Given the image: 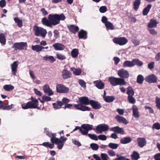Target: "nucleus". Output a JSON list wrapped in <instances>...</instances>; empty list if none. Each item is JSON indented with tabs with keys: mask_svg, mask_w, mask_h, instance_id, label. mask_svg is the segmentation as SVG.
Here are the masks:
<instances>
[{
	"mask_svg": "<svg viewBox=\"0 0 160 160\" xmlns=\"http://www.w3.org/2000/svg\"><path fill=\"white\" fill-rule=\"evenodd\" d=\"M79 54L78 50L76 48L73 49L71 51V55L73 58H77Z\"/></svg>",
	"mask_w": 160,
	"mask_h": 160,
	"instance_id": "30",
	"label": "nucleus"
},
{
	"mask_svg": "<svg viewBox=\"0 0 160 160\" xmlns=\"http://www.w3.org/2000/svg\"><path fill=\"white\" fill-rule=\"evenodd\" d=\"M78 102L80 104L74 105V107L76 109L82 111H89L90 108L88 107L83 105H88L90 103L91 100H89L88 98L86 97H80L79 98Z\"/></svg>",
	"mask_w": 160,
	"mask_h": 160,
	"instance_id": "1",
	"label": "nucleus"
},
{
	"mask_svg": "<svg viewBox=\"0 0 160 160\" xmlns=\"http://www.w3.org/2000/svg\"><path fill=\"white\" fill-rule=\"evenodd\" d=\"M42 22L43 25L50 27V14L48 15V19L46 17L43 18L42 19Z\"/></svg>",
	"mask_w": 160,
	"mask_h": 160,
	"instance_id": "23",
	"label": "nucleus"
},
{
	"mask_svg": "<svg viewBox=\"0 0 160 160\" xmlns=\"http://www.w3.org/2000/svg\"><path fill=\"white\" fill-rule=\"evenodd\" d=\"M67 138L64 136H61L59 138L53 137L51 139V141L57 145V148L59 150L62 149L64 143Z\"/></svg>",
	"mask_w": 160,
	"mask_h": 160,
	"instance_id": "3",
	"label": "nucleus"
},
{
	"mask_svg": "<svg viewBox=\"0 0 160 160\" xmlns=\"http://www.w3.org/2000/svg\"><path fill=\"white\" fill-rule=\"evenodd\" d=\"M93 126L88 124H83L82 125L80 129V132L84 135H88L89 131L92 129Z\"/></svg>",
	"mask_w": 160,
	"mask_h": 160,
	"instance_id": "8",
	"label": "nucleus"
},
{
	"mask_svg": "<svg viewBox=\"0 0 160 160\" xmlns=\"http://www.w3.org/2000/svg\"><path fill=\"white\" fill-rule=\"evenodd\" d=\"M108 81L113 86L118 85H125L126 84V82L124 79L113 77H110L108 78Z\"/></svg>",
	"mask_w": 160,
	"mask_h": 160,
	"instance_id": "5",
	"label": "nucleus"
},
{
	"mask_svg": "<svg viewBox=\"0 0 160 160\" xmlns=\"http://www.w3.org/2000/svg\"><path fill=\"white\" fill-rule=\"evenodd\" d=\"M13 47L15 50H26L28 47V45L26 42H16L13 44Z\"/></svg>",
	"mask_w": 160,
	"mask_h": 160,
	"instance_id": "7",
	"label": "nucleus"
},
{
	"mask_svg": "<svg viewBox=\"0 0 160 160\" xmlns=\"http://www.w3.org/2000/svg\"><path fill=\"white\" fill-rule=\"evenodd\" d=\"M72 142L75 145L78 147H80L81 146V144L80 142L79 141L76 140L72 139Z\"/></svg>",
	"mask_w": 160,
	"mask_h": 160,
	"instance_id": "59",
	"label": "nucleus"
},
{
	"mask_svg": "<svg viewBox=\"0 0 160 160\" xmlns=\"http://www.w3.org/2000/svg\"><path fill=\"white\" fill-rule=\"evenodd\" d=\"M131 141V139L130 137H126L121 139L120 142L122 144H126L130 142Z\"/></svg>",
	"mask_w": 160,
	"mask_h": 160,
	"instance_id": "32",
	"label": "nucleus"
},
{
	"mask_svg": "<svg viewBox=\"0 0 160 160\" xmlns=\"http://www.w3.org/2000/svg\"><path fill=\"white\" fill-rule=\"evenodd\" d=\"M132 114L135 118H138L139 117V112L138 107L135 105H133L132 107Z\"/></svg>",
	"mask_w": 160,
	"mask_h": 160,
	"instance_id": "22",
	"label": "nucleus"
},
{
	"mask_svg": "<svg viewBox=\"0 0 160 160\" xmlns=\"http://www.w3.org/2000/svg\"><path fill=\"white\" fill-rule=\"evenodd\" d=\"M107 11V8L105 6H102L99 9V12L101 13L105 12Z\"/></svg>",
	"mask_w": 160,
	"mask_h": 160,
	"instance_id": "50",
	"label": "nucleus"
},
{
	"mask_svg": "<svg viewBox=\"0 0 160 160\" xmlns=\"http://www.w3.org/2000/svg\"><path fill=\"white\" fill-rule=\"evenodd\" d=\"M102 141H105L107 139V137L106 135L101 134L98 136V139Z\"/></svg>",
	"mask_w": 160,
	"mask_h": 160,
	"instance_id": "57",
	"label": "nucleus"
},
{
	"mask_svg": "<svg viewBox=\"0 0 160 160\" xmlns=\"http://www.w3.org/2000/svg\"><path fill=\"white\" fill-rule=\"evenodd\" d=\"M34 93L37 96H41L42 95V92L39 91H38L36 88H34L33 89Z\"/></svg>",
	"mask_w": 160,
	"mask_h": 160,
	"instance_id": "62",
	"label": "nucleus"
},
{
	"mask_svg": "<svg viewBox=\"0 0 160 160\" xmlns=\"http://www.w3.org/2000/svg\"><path fill=\"white\" fill-rule=\"evenodd\" d=\"M43 90L45 94H48V95L50 96V88L48 85H45L44 86Z\"/></svg>",
	"mask_w": 160,
	"mask_h": 160,
	"instance_id": "38",
	"label": "nucleus"
},
{
	"mask_svg": "<svg viewBox=\"0 0 160 160\" xmlns=\"http://www.w3.org/2000/svg\"><path fill=\"white\" fill-rule=\"evenodd\" d=\"M113 160H130V159L126 158L123 156H120L118 158H115Z\"/></svg>",
	"mask_w": 160,
	"mask_h": 160,
	"instance_id": "60",
	"label": "nucleus"
},
{
	"mask_svg": "<svg viewBox=\"0 0 160 160\" xmlns=\"http://www.w3.org/2000/svg\"><path fill=\"white\" fill-rule=\"evenodd\" d=\"M118 74L119 76L122 78H128L129 76L128 72L123 69L119 70L118 72Z\"/></svg>",
	"mask_w": 160,
	"mask_h": 160,
	"instance_id": "13",
	"label": "nucleus"
},
{
	"mask_svg": "<svg viewBox=\"0 0 160 160\" xmlns=\"http://www.w3.org/2000/svg\"><path fill=\"white\" fill-rule=\"evenodd\" d=\"M19 64L18 61H14L13 63L11 64V68L12 70V73L13 75L14 76L17 75V69Z\"/></svg>",
	"mask_w": 160,
	"mask_h": 160,
	"instance_id": "12",
	"label": "nucleus"
},
{
	"mask_svg": "<svg viewBox=\"0 0 160 160\" xmlns=\"http://www.w3.org/2000/svg\"><path fill=\"white\" fill-rule=\"evenodd\" d=\"M88 137L96 141L98 140V137H97V136L95 134H88Z\"/></svg>",
	"mask_w": 160,
	"mask_h": 160,
	"instance_id": "53",
	"label": "nucleus"
},
{
	"mask_svg": "<svg viewBox=\"0 0 160 160\" xmlns=\"http://www.w3.org/2000/svg\"><path fill=\"white\" fill-rule=\"evenodd\" d=\"M62 76L64 79H66L70 78L71 76V74L70 71L64 69L62 71Z\"/></svg>",
	"mask_w": 160,
	"mask_h": 160,
	"instance_id": "17",
	"label": "nucleus"
},
{
	"mask_svg": "<svg viewBox=\"0 0 160 160\" xmlns=\"http://www.w3.org/2000/svg\"><path fill=\"white\" fill-rule=\"evenodd\" d=\"M108 146L112 149H116L118 148L119 144L116 143L111 142L108 144Z\"/></svg>",
	"mask_w": 160,
	"mask_h": 160,
	"instance_id": "43",
	"label": "nucleus"
},
{
	"mask_svg": "<svg viewBox=\"0 0 160 160\" xmlns=\"http://www.w3.org/2000/svg\"><path fill=\"white\" fill-rule=\"evenodd\" d=\"M144 80V78L141 75H139L137 78V82L139 84H142Z\"/></svg>",
	"mask_w": 160,
	"mask_h": 160,
	"instance_id": "45",
	"label": "nucleus"
},
{
	"mask_svg": "<svg viewBox=\"0 0 160 160\" xmlns=\"http://www.w3.org/2000/svg\"><path fill=\"white\" fill-rule=\"evenodd\" d=\"M33 31L35 36H40L42 38H44L47 33V32L45 29L41 27H38L36 25L34 26Z\"/></svg>",
	"mask_w": 160,
	"mask_h": 160,
	"instance_id": "6",
	"label": "nucleus"
},
{
	"mask_svg": "<svg viewBox=\"0 0 160 160\" xmlns=\"http://www.w3.org/2000/svg\"><path fill=\"white\" fill-rule=\"evenodd\" d=\"M66 17L63 14L59 15L55 14L54 15H51V27L52 25H56L58 24L60 20L63 21Z\"/></svg>",
	"mask_w": 160,
	"mask_h": 160,
	"instance_id": "4",
	"label": "nucleus"
},
{
	"mask_svg": "<svg viewBox=\"0 0 160 160\" xmlns=\"http://www.w3.org/2000/svg\"><path fill=\"white\" fill-rule=\"evenodd\" d=\"M54 49L56 51H62L64 50L65 47L62 43H56L52 45Z\"/></svg>",
	"mask_w": 160,
	"mask_h": 160,
	"instance_id": "15",
	"label": "nucleus"
},
{
	"mask_svg": "<svg viewBox=\"0 0 160 160\" xmlns=\"http://www.w3.org/2000/svg\"><path fill=\"white\" fill-rule=\"evenodd\" d=\"M3 88L7 91H10L13 90L14 87L11 84H6L3 86Z\"/></svg>",
	"mask_w": 160,
	"mask_h": 160,
	"instance_id": "35",
	"label": "nucleus"
},
{
	"mask_svg": "<svg viewBox=\"0 0 160 160\" xmlns=\"http://www.w3.org/2000/svg\"><path fill=\"white\" fill-rule=\"evenodd\" d=\"M110 130L117 133H119L121 134H124V131L123 128H120L118 126L112 128L110 129Z\"/></svg>",
	"mask_w": 160,
	"mask_h": 160,
	"instance_id": "16",
	"label": "nucleus"
},
{
	"mask_svg": "<svg viewBox=\"0 0 160 160\" xmlns=\"http://www.w3.org/2000/svg\"><path fill=\"white\" fill-rule=\"evenodd\" d=\"M13 106V105L12 104L11 105H5V106L3 105L2 109L3 110H9L12 108Z\"/></svg>",
	"mask_w": 160,
	"mask_h": 160,
	"instance_id": "54",
	"label": "nucleus"
},
{
	"mask_svg": "<svg viewBox=\"0 0 160 160\" xmlns=\"http://www.w3.org/2000/svg\"><path fill=\"white\" fill-rule=\"evenodd\" d=\"M141 3V0H135L133 3V8L137 11Z\"/></svg>",
	"mask_w": 160,
	"mask_h": 160,
	"instance_id": "26",
	"label": "nucleus"
},
{
	"mask_svg": "<svg viewBox=\"0 0 160 160\" xmlns=\"http://www.w3.org/2000/svg\"><path fill=\"white\" fill-rule=\"evenodd\" d=\"M70 100L66 98H63L61 101V102L62 103V106L63 104H67L68 102H70Z\"/></svg>",
	"mask_w": 160,
	"mask_h": 160,
	"instance_id": "52",
	"label": "nucleus"
},
{
	"mask_svg": "<svg viewBox=\"0 0 160 160\" xmlns=\"http://www.w3.org/2000/svg\"><path fill=\"white\" fill-rule=\"evenodd\" d=\"M68 28L69 31L72 33H75L78 30V27L73 25L68 26Z\"/></svg>",
	"mask_w": 160,
	"mask_h": 160,
	"instance_id": "25",
	"label": "nucleus"
},
{
	"mask_svg": "<svg viewBox=\"0 0 160 160\" xmlns=\"http://www.w3.org/2000/svg\"><path fill=\"white\" fill-rule=\"evenodd\" d=\"M137 140L138 145L141 148L143 147L146 144L147 141L145 138H138Z\"/></svg>",
	"mask_w": 160,
	"mask_h": 160,
	"instance_id": "20",
	"label": "nucleus"
},
{
	"mask_svg": "<svg viewBox=\"0 0 160 160\" xmlns=\"http://www.w3.org/2000/svg\"><path fill=\"white\" fill-rule=\"evenodd\" d=\"M104 100L106 102H113L115 99V98L113 96H107L104 97Z\"/></svg>",
	"mask_w": 160,
	"mask_h": 160,
	"instance_id": "39",
	"label": "nucleus"
},
{
	"mask_svg": "<svg viewBox=\"0 0 160 160\" xmlns=\"http://www.w3.org/2000/svg\"><path fill=\"white\" fill-rule=\"evenodd\" d=\"M152 7L151 4H148L147 5V7L145 8L142 12V14L143 15H146L149 12L150 9Z\"/></svg>",
	"mask_w": 160,
	"mask_h": 160,
	"instance_id": "33",
	"label": "nucleus"
},
{
	"mask_svg": "<svg viewBox=\"0 0 160 160\" xmlns=\"http://www.w3.org/2000/svg\"><path fill=\"white\" fill-rule=\"evenodd\" d=\"M78 37L80 38H87V33L83 30H81L78 32Z\"/></svg>",
	"mask_w": 160,
	"mask_h": 160,
	"instance_id": "31",
	"label": "nucleus"
},
{
	"mask_svg": "<svg viewBox=\"0 0 160 160\" xmlns=\"http://www.w3.org/2000/svg\"><path fill=\"white\" fill-rule=\"evenodd\" d=\"M134 66L137 65L138 66H142L143 64L142 62L138 59H134L133 60Z\"/></svg>",
	"mask_w": 160,
	"mask_h": 160,
	"instance_id": "46",
	"label": "nucleus"
},
{
	"mask_svg": "<svg viewBox=\"0 0 160 160\" xmlns=\"http://www.w3.org/2000/svg\"><path fill=\"white\" fill-rule=\"evenodd\" d=\"M108 153L109 155L111 157H114L116 156L115 152L111 149L108 150Z\"/></svg>",
	"mask_w": 160,
	"mask_h": 160,
	"instance_id": "56",
	"label": "nucleus"
},
{
	"mask_svg": "<svg viewBox=\"0 0 160 160\" xmlns=\"http://www.w3.org/2000/svg\"><path fill=\"white\" fill-rule=\"evenodd\" d=\"M6 5V2L5 0H1L0 1V7L2 8L4 7Z\"/></svg>",
	"mask_w": 160,
	"mask_h": 160,
	"instance_id": "63",
	"label": "nucleus"
},
{
	"mask_svg": "<svg viewBox=\"0 0 160 160\" xmlns=\"http://www.w3.org/2000/svg\"><path fill=\"white\" fill-rule=\"evenodd\" d=\"M95 86L98 89H103L104 87V83L101 80H97L93 82Z\"/></svg>",
	"mask_w": 160,
	"mask_h": 160,
	"instance_id": "19",
	"label": "nucleus"
},
{
	"mask_svg": "<svg viewBox=\"0 0 160 160\" xmlns=\"http://www.w3.org/2000/svg\"><path fill=\"white\" fill-rule=\"evenodd\" d=\"M149 33L152 35H156L158 34L157 32L152 28H148V29Z\"/></svg>",
	"mask_w": 160,
	"mask_h": 160,
	"instance_id": "49",
	"label": "nucleus"
},
{
	"mask_svg": "<svg viewBox=\"0 0 160 160\" xmlns=\"http://www.w3.org/2000/svg\"><path fill=\"white\" fill-rule=\"evenodd\" d=\"M115 118L119 122L122 123L125 125L127 124L128 123V122L122 116L117 115L116 116Z\"/></svg>",
	"mask_w": 160,
	"mask_h": 160,
	"instance_id": "18",
	"label": "nucleus"
},
{
	"mask_svg": "<svg viewBox=\"0 0 160 160\" xmlns=\"http://www.w3.org/2000/svg\"><path fill=\"white\" fill-rule=\"evenodd\" d=\"M30 101L28 102L27 103H22L21 105L22 108L24 109L29 108H37L38 107V99L33 97H31Z\"/></svg>",
	"mask_w": 160,
	"mask_h": 160,
	"instance_id": "2",
	"label": "nucleus"
},
{
	"mask_svg": "<svg viewBox=\"0 0 160 160\" xmlns=\"http://www.w3.org/2000/svg\"><path fill=\"white\" fill-rule=\"evenodd\" d=\"M152 128L156 129H160V124L158 123H155L153 124Z\"/></svg>",
	"mask_w": 160,
	"mask_h": 160,
	"instance_id": "58",
	"label": "nucleus"
},
{
	"mask_svg": "<svg viewBox=\"0 0 160 160\" xmlns=\"http://www.w3.org/2000/svg\"><path fill=\"white\" fill-rule=\"evenodd\" d=\"M132 43L136 46L138 45L140 43V41L138 39H133L132 40Z\"/></svg>",
	"mask_w": 160,
	"mask_h": 160,
	"instance_id": "61",
	"label": "nucleus"
},
{
	"mask_svg": "<svg viewBox=\"0 0 160 160\" xmlns=\"http://www.w3.org/2000/svg\"><path fill=\"white\" fill-rule=\"evenodd\" d=\"M90 147L92 148V149L95 151H97L98 150L99 147L98 144L94 143H92L90 145Z\"/></svg>",
	"mask_w": 160,
	"mask_h": 160,
	"instance_id": "48",
	"label": "nucleus"
},
{
	"mask_svg": "<svg viewBox=\"0 0 160 160\" xmlns=\"http://www.w3.org/2000/svg\"><path fill=\"white\" fill-rule=\"evenodd\" d=\"M32 50L37 52L41 51L43 49L44 47L39 46L38 45H32Z\"/></svg>",
	"mask_w": 160,
	"mask_h": 160,
	"instance_id": "28",
	"label": "nucleus"
},
{
	"mask_svg": "<svg viewBox=\"0 0 160 160\" xmlns=\"http://www.w3.org/2000/svg\"><path fill=\"white\" fill-rule=\"evenodd\" d=\"M112 41L115 44L120 46L124 45L128 42V40L124 37L114 38L112 39Z\"/></svg>",
	"mask_w": 160,
	"mask_h": 160,
	"instance_id": "9",
	"label": "nucleus"
},
{
	"mask_svg": "<svg viewBox=\"0 0 160 160\" xmlns=\"http://www.w3.org/2000/svg\"><path fill=\"white\" fill-rule=\"evenodd\" d=\"M128 100L129 102L132 104H134L136 102L135 99L133 97V96H128Z\"/></svg>",
	"mask_w": 160,
	"mask_h": 160,
	"instance_id": "51",
	"label": "nucleus"
},
{
	"mask_svg": "<svg viewBox=\"0 0 160 160\" xmlns=\"http://www.w3.org/2000/svg\"><path fill=\"white\" fill-rule=\"evenodd\" d=\"M156 103L157 107L160 110V98L158 97L156 98Z\"/></svg>",
	"mask_w": 160,
	"mask_h": 160,
	"instance_id": "55",
	"label": "nucleus"
},
{
	"mask_svg": "<svg viewBox=\"0 0 160 160\" xmlns=\"http://www.w3.org/2000/svg\"><path fill=\"white\" fill-rule=\"evenodd\" d=\"M6 39L4 34L0 33V42L2 44L5 45L6 43Z\"/></svg>",
	"mask_w": 160,
	"mask_h": 160,
	"instance_id": "40",
	"label": "nucleus"
},
{
	"mask_svg": "<svg viewBox=\"0 0 160 160\" xmlns=\"http://www.w3.org/2000/svg\"><path fill=\"white\" fill-rule=\"evenodd\" d=\"M92 108L94 109H97L100 108L101 106L99 103L94 100H91L90 104Z\"/></svg>",
	"mask_w": 160,
	"mask_h": 160,
	"instance_id": "24",
	"label": "nucleus"
},
{
	"mask_svg": "<svg viewBox=\"0 0 160 160\" xmlns=\"http://www.w3.org/2000/svg\"><path fill=\"white\" fill-rule=\"evenodd\" d=\"M158 23L157 21L154 19H151L148 24V28H156Z\"/></svg>",
	"mask_w": 160,
	"mask_h": 160,
	"instance_id": "21",
	"label": "nucleus"
},
{
	"mask_svg": "<svg viewBox=\"0 0 160 160\" xmlns=\"http://www.w3.org/2000/svg\"><path fill=\"white\" fill-rule=\"evenodd\" d=\"M157 78L154 74H152L146 77L145 80L149 83H154L156 82Z\"/></svg>",
	"mask_w": 160,
	"mask_h": 160,
	"instance_id": "14",
	"label": "nucleus"
},
{
	"mask_svg": "<svg viewBox=\"0 0 160 160\" xmlns=\"http://www.w3.org/2000/svg\"><path fill=\"white\" fill-rule=\"evenodd\" d=\"M127 94L128 96H133L134 94V92L131 87H128L127 88Z\"/></svg>",
	"mask_w": 160,
	"mask_h": 160,
	"instance_id": "42",
	"label": "nucleus"
},
{
	"mask_svg": "<svg viewBox=\"0 0 160 160\" xmlns=\"http://www.w3.org/2000/svg\"><path fill=\"white\" fill-rule=\"evenodd\" d=\"M131 157L132 160H138L140 158V156L137 152L134 151L131 155Z\"/></svg>",
	"mask_w": 160,
	"mask_h": 160,
	"instance_id": "34",
	"label": "nucleus"
},
{
	"mask_svg": "<svg viewBox=\"0 0 160 160\" xmlns=\"http://www.w3.org/2000/svg\"><path fill=\"white\" fill-rule=\"evenodd\" d=\"M53 106L55 109H60L62 106V103L61 101H58L57 103H53Z\"/></svg>",
	"mask_w": 160,
	"mask_h": 160,
	"instance_id": "41",
	"label": "nucleus"
},
{
	"mask_svg": "<svg viewBox=\"0 0 160 160\" xmlns=\"http://www.w3.org/2000/svg\"><path fill=\"white\" fill-rule=\"evenodd\" d=\"M109 126L104 123L98 125L96 128L95 131L97 133H101L103 132H106L109 130Z\"/></svg>",
	"mask_w": 160,
	"mask_h": 160,
	"instance_id": "10",
	"label": "nucleus"
},
{
	"mask_svg": "<svg viewBox=\"0 0 160 160\" xmlns=\"http://www.w3.org/2000/svg\"><path fill=\"white\" fill-rule=\"evenodd\" d=\"M71 71L73 72V73L76 75H79L81 73V70L80 68H74L72 67L70 68Z\"/></svg>",
	"mask_w": 160,
	"mask_h": 160,
	"instance_id": "27",
	"label": "nucleus"
},
{
	"mask_svg": "<svg viewBox=\"0 0 160 160\" xmlns=\"http://www.w3.org/2000/svg\"><path fill=\"white\" fill-rule=\"evenodd\" d=\"M56 88L57 92L59 93H67L69 91V88L63 84H58Z\"/></svg>",
	"mask_w": 160,
	"mask_h": 160,
	"instance_id": "11",
	"label": "nucleus"
},
{
	"mask_svg": "<svg viewBox=\"0 0 160 160\" xmlns=\"http://www.w3.org/2000/svg\"><path fill=\"white\" fill-rule=\"evenodd\" d=\"M56 56L57 58L61 60H64L66 58V57L65 55L59 53H57Z\"/></svg>",
	"mask_w": 160,
	"mask_h": 160,
	"instance_id": "47",
	"label": "nucleus"
},
{
	"mask_svg": "<svg viewBox=\"0 0 160 160\" xmlns=\"http://www.w3.org/2000/svg\"><path fill=\"white\" fill-rule=\"evenodd\" d=\"M123 67H131L134 66L133 60L131 61H126L123 64Z\"/></svg>",
	"mask_w": 160,
	"mask_h": 160,
	"instance_id": "29",
	"label": "nucleus"
},
{
	"mask_svg": "<svg viewBox=\"0 0 160 160\" xmlns=\"http://www.w3.org/2000/svg\"><path fill=\"white\" fill-rule=\"evenodd\" d=\"M107 30H113L114 29V27L113 24L110 22H108L105 25Z\"/></svg>",
	"mask_w": 160,
	"mask_h": 160,
	"instance_id": "36",
	"label": "nucleus"
},
{
	"mask_svg": "<svg viewBox=\"0 0 160 160\" xmlns=\"http://www.w3.org/2000/svg\"><path fill=\"white\" fill-rule=\"evenodd\" d=\"M100 157L102 160H109L110 159L109 157L106 153H101Z\"/></svg>",
	"mask_w": 160,
	"mask_h": 160,
	"instance_id": "44",
	"label": "nucleus"
},
{
	"mask_svg": "<svg viewBox=\"0 0 160 160\" xmlns=\"http://www.w3.org/2000/svg\"><path fill=\"white\" fill-rule=\"evenodd\" d=\"M108 20V19L106 16H103L102 18L101 21L104 24V25L107 22H109Z\"/></svg>",
	"mask_w": 160,
	"mask_h": 160,
	"instance_id": "64",
	"label": "nucleus"
},
{
	"mask_svg": "<svg viewBox=\"0 0 160 160\" xmlns=\"http://www.w3.org/2000/svg\"><path fill=\"white\" fill-rule=\"evenodd\" d=\"M14 20L18 27L21 28L22 27V22L21 20L20 19L16 17L14 18Z\"/></svg>",
	"mask_w": 160,
	"mask_h": 160,
	"instance_id": "37",
	"label": "nucleus"
}]
</instances>
